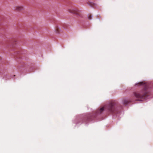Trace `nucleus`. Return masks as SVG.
<instances>
[{"mask_svg": "<svg viewBox=\"0 0 153 153\" xmlns=\"http://www.w3.org/2000/svg\"><path fill=\"white\" fill-rule=\"evenodd\" d=\"M134 96L137 98H143V95L141 93L137 92H135L134 93Z\"/></svg>", "mask_w": 153, "mask_h": 153, "instance_id": "1", "label": "nucleus"}, {"mask_svg": "<svg viewBox=\"0 0 153 153\" xmlns=\"http://www.w3.org/2000/svg\"><path fill=\"white\" fill-rule=\"evenodd\" d=\"M15 9L16 11H20L23 9V6H18L16 7Z\"/></svg>", "mask_w": 153, "mask_h": 153, "instance_id": "2", "label": "nucleus"}, {"mask_svg": "<svg viewBox=\"0 0 153 153\" xmlns=\"http://www.w3.org/2000/svg\"><path fill=\"white\" fill-rule=\"evenodd\" d=\"M88 17L89 19L91 20L92 17V16L90 14H88Z\"/></svg>", "mask_w": 153, "mask_h": 153, "instance_id": "3", "label": "nucleus"}, {"mask_svg": "<svg viewBox=\"0 0 153 153\" xmlns=\"http://www.w3.org/2000/svg\"><path fill=\"white\" fill-rule=\"evenodd\" d=\"M104 109V108L103 107H102L100 109V111H102Z\"/></svg>", "mask_w": 153, "mask_h": 153, "instance_id": "4", "label": "nucleus"}, {"mask_svg": "<svg viewBox=\"0 0 153 153\" xmlns=\"http://www.w3.org/2000/svg\"><path fill=\"white\" fill-rule=\"evenodd\" d=\"M124 103L125 104L127 103H128V101H126V100H124Z\"/></svg>", "mask_w": 153, "mask_h": 153, "instance_id": "5", "label": "nucleus"}, {"mask_svg": "<svg viewBox=\"0 0 153 153\" xmlns=\"http://www.w3.org/2000/svg\"><path fill=\"white\" fill-rule=\"evenodd\" d=\"M142 83H143L142 82H141L140 83V85H142Z\"/></svg>", "mask_w": 153, "mask_h": 153, "instance_id": "6", "label": "nucleus"}]
</instances>
